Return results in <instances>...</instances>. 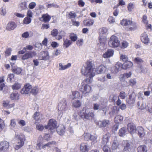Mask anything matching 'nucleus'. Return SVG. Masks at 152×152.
I'll use <instances>...</instances> for the list:
<instances>
[{
	"label": "nucleus",
	"instance_id": "1",
	"mask_svg": "<svg viewBox=\"0 0 152 152\" xmlns=\"http://www.w3.org/2000/svg\"><path fill=\"white\" fill-rule=\"evenodd\" d=\"M86 66L83 68L81 72L86 77L85 80L87 83H91L93 80V77L95 75V72L97 74L104 73L106 70V68L103 65L100 66L95 69L94 70L92 68V63L90 61H88L86 62Z\"/></svg>",
	"mask_w": 152,
	"mask_h": 152
},
{
	"label": "nucleus",
	"instance_id": "2",
	"mask_svg": "<svg viewBox=\"0 0 152 152\" xmlns=\"http://www.w3.org/2000/svg\"><path fill=\"white\" fill-rule=\"evenodd\" d=\"M80 115L84 120H91L94 117L95 112L90 109H84L80 111Z\"/></svg>",
	"mask_w": 152,
	"mask_h": 152
},
{
	"label": "nucleus",
	"instance_id": "3",
	"mask_svg": "<svg viewBox=\"0 0 152 152\" xmlns=\"http://www.w3.org/2000/svg\"><path fill=\"white\" fill-rule=\"evenodd\" d=\"M15 137L18 140V142L17 145L15 146L14 148L16 150H18L24 145L25 139L24 135L22 134H15Z\"/></svg>",
	"mask_w": 152,
	"mask_h": 152
},
{
	"label": "nucleus",
	"instance_id": "4",
	"mask_svg": "<svg viewBox=\"0 0 152 152\" xmlns=\"http://www.w3.org/2000/svg\"><path fill=\"white\" fill-rule=\"evenodd\" d=\"M108 45L110 47L112 48H116L119 45L120 41L117 37L113 35L110 38L108 42Z\"/></svg>",
	"mask_w": 152,
	"mask_h": 152
},
{
	"label": "nucleus",
	"instance_id": "5",
	"mask_svg": "<svg viewBox=\"0 0 152 152\" xmlns=\"http://www.w3.org/2000/svg\"><path fill=\"white\" fill-rule=\"evenodd\" d=\"M58 109L59 112L65 113L68 110L67 107V103L66 100L62 99L61 100L58 105Z\"/></svg>",
	"mask_w": 152,
	"mask_h": 152
},
{
	"label": "nucleus",
	"instance_id": "6",
	"mask_svg": "<svg viewBox=\"0 0 152 152\" xmlns=\"http://www.w3.org/2000/svg\"><path fill=\"white\" fill-rule=\"evenodd\" d=\"M80 90L82 92L83 95L85 96H87L92 92L91 87L87 84H82Z\"/></svg>",
	"mask_w": 152,
	"mask_h": 152
},
{
	"label": "nucleus",
	"instance_id": "7",
	"mask_svg": "<svg viewBox=\"0 0 152 152\" xmlns=\"http://www.w3.org/2000/svg\"><path fill=\"white\" fill-rule=\"evenodd\" d=\"M57 126V122L56 121L53 119H50L48 125L45 126V128L46 129H49L51 130L56 128Z\"/></svg>",
	"mask_w": 152,
	"mask_h": 152
},
{
	"label": "nucleus",
	"instance_id": "8",
	"mask_svg": "<svg viewBox=\"0 0 152 152\" xmlns=\"http://www.w3.org/2000/svg\"><path fill=\"white\" fill-rule=\"evenodd\" d=\"M32 86L29 84H27L24 86V88H22L21 93L24 94H28L31 91Z\"/></svg>",
	"mask_w": 152,
	"mask_h": 152
},
{
	"label": "nucleus",
	"instance_id": "9",
	"mask_svg": "<svg viewBox=\"0 0 152 152\" xmlns=\"http://www.w3.org/2000/svg\"><path fill=\"white\" fill-rule=\"evenodd\" d=\"M36 55V53L34 51L26 53L23 56L22 59L23 60L27 59L34 57Z\"/></svg>",
	"mask_w": 152,
	"mask_h": 152
},
{
	"label": "nucleus",
	"instance_id": "10",
	"mask_svg": "<svg viewBox=\"0 0 152 152\" xmlns=\"http://www.w3.org/2000/svg\"><path fill=\"white\" fill-rule=\"evenodd\" d=\"M97 125H99L100 127H105L107 126L110 124V121L108 120H104L102 121H99L96 122Z\"/></svg>",
	"mask_w": 152,
	"mask_h": 152
},
{
	"label": "nucleus",
	"instance_id": "11",
	"mask_svg": "<svg viewBox=\"0 0 152 152\" xmlns=\"http://www.w3.org/2000/svg\"><path fill=\"white\" fill-rule=\"evenodd\" d=\"M106 106L102 104L100 105L97 103L94 104H93V109L94 110H97L99 109V110H102L104 111V113H106Z\"/></svg>",
	"mask_w": 152,
	"mask_h": 152
},
{
	"label": "nucleus",
	"instance_id": "12",
	"mask_svg": "<svg viewBox=\"0 0 152 152\" xmlns=\"http://www.w3.org/2000/svg\"><path fill=\"white\" fill-rule=\"evenodd\" d=\"M127 129L129 132L132 134L134 133L136 131L135 125L131 123H129L128 124Z\"/></svg>",
	"mask_w": 152,
	"mask_h": 152
},
{
	"label": "nucleus",
	"instance_id": "13",
	"mask_svg": "<svg viewBox=\"0 0 152 152\" xmlns=\"http://www.w3.org/2000/svg\"><path fill=\"white\" fill-rule=\"evenodd\" d=\"M121 68L122 69V64L118 62L113 68L112 71L114 73H116Z\"/></svg>",
	"mask_w": 152,
	"mask_h": 152
},
{
	"label": "nucleus",
	"instance_id": "14",
	"mask_svg": "<svg viewBox=\"0 0 152 152\" xmlns=\"http://www.w3.org/2000/svg\"><path fill=\"white\" fill-rule=\"evenodd\" d=\"M131 143L128 141L124 140L122 142V145L124 147V150L125 151L128 150L130 149Z\"/></svg>",
	"mask_w": 152,
	"mask_h": 152
},
{
	"label": "nucleus",
	"instance_id": "15",
	"mask_svg": "<svg viewBox=\"0 0 152 152\" xmlns=\"http://www.w3.org/2000/svg\"><path fill=\"white\" fill-rule=\"evenodd\" d=\"M141 40L142 42L145 44H147L149 43V39L147 34L145 33H143L141 34Z\"/></svg>",
	"mask_w": 152,
	"mask_h": 152
},
{
	"label": "nucleus",
	"instance_id": "16",
	"mask_svg": "<svg viewBox=\"0 0 152 152\" xmlns=\"http://www.w3.org/2000/svg\"><path fill=\"white\" fill-rule=\"evenodd\" d=\"M14 65V63L11 64L12 72L17 74H19L22 71V69L21 68L15 66Z\"/></svg>",
	"mask_w": 152,
	"mask_h": 152
},
{
	"label": "nucleus",
	"instance_id": "17",
	"mask_svg": "<svg viewBox=\"0 0 152 152\" xmlns=\"http://www.w3.org/2000/svg\"><path fill=\"white\" fill-rule=\"evenodd\" d=\"M9 146L8 142L6 141L1 142L0 143V150H5Z\"/></svg>",
	"mask_w": 152,
	"mask_h": 152
},
{
	"label": "nucleus",
	"instance_id": "18",
	"mask_svg": "<svg viewBox=\"0 0 152 152\" xmlns=\"http://www.w3.org/2000/svg\"><path fill=\"white\" fill-rule=\"evenodd\" d=\"M16 27V25L15 23L11 22L7 24L6 29L8 31H10L13 30Z\"/></svg>",
	"mask_w": 152,
	"mask_h": 152
},
{
	"label": "nucleus",
	"instance_id": "19",
	"mask_svg": "<svg viewBox=\"0 0 152 152\" xmlns=\"http://www.w3.org/2000/svg\"><path fill=\"white\" fill-rule=\"evenodd\" d=\"M114 52L113 50L111 49H109L107 52L103 54V56L105 58L110 57L113 56Z\"/></svg>",
	"mask_w": 152,
	"mask_h": 152
},
{
	"label": "nucleus",
	"instance_id": "20",
	"mask_svg": "<svg viewBox=\"0 0 152 152\" xmlns=\"http://www.w3.org/2000/svg\"><path fill=\"white\" fill-rule=\"evenodd\" d=\"M135 96L133 94H132L129 96V99L127 100V102L129 104H134L135 101Z\"/></svg>",
	"mask_w": 152,
	"mask_h": 152
},
{
	"label": "nucleus",
	"instance_id": "21",
	"mask_svg": "<svg viewBox=\"0 0 152 152\" xmlns=\"http://www.w3.org/2000/svg\"><path fill=\"white\" fill-rule=\"evenodd\" d=\"M137 131L138 134L140 137H143L145 135V132L143 128L141 126L137 127Z\"/></svg>",
	"mask_w": 152,
	"mask_h": 152
},
{
	"label": "nucleus",
	"instance_id": "22",
	"mask_svg": "<svg viewBox=\"0 0 152 152\" xmlns=\"http://www.w3.org/2000/svg\"><path fill=\"white\" fill-rule=\"evenodd\" d=\"M89 148L87 145L86 143H82L80 145V150L81 152H86L88 151Z\"/></svg>",
	"mask_w": 152,
	"mask_h": 152
},
{
	"label": "nucleus",
	"instance_id": "23",
	"mask_svg": "<svg viewBox=\"0 0 152 152\" xmlns=\"http://www.w3.org/2000/svg\"><path fill=\"white\" fill-rule=\"evenodd\" d=\"M122 69H126L127 68H130L133 65V64L130 61H126L123 64Z\"/></svg>",
	"mask_w": 152,
	"mask_h": 152
},
{
	"label": "nucleus",
	"instance_id": "24",
	"mask_svg": "<svg viewBox=\"0 0 152 152\" xmlns=\"http://www.w3.org/2000/svg\"><path fill=\"white\" fill-rule=\"evenodd\" d=\"M128 27H126V29L128 31L134 30L137 28L136 23L132 21Z\"/></svg>",
	"mask_w": 152,
	"mask_h": 152
},
{
	"label": "nucleus",
	"instance_id": "25",
	"mask_svg": "<svg viewBox=\"0 0 152 152\" xmlns=\"http://www.w3.org/2000/svg\"><path fill=\"white\" fill-rule=\"evenodd\" d=\"M110 135L109 134H107L104 135L103 137L102 143L103 145L107 144L109 141Z\"/></svg>",
	"mask_w": 152,
	"mask_h": 152
},
{
	"label": "nucleus",
	"instance_id": "26",
	"mask_svg": "<svg viewBox=\"0 0 152 152\" xmlns=\"http://www.w3.org/2000/svg\"><path fill=\"white\" fill-rule=\"evenodd\" d=\"M132 21L131 20L126 19H123L121 22L122 25L126 26V27H128L129 25L132 23Z\"/></svg>",
	"mask_w": 152,
	"mask_h": 152
},
{
	"label": "nucleus",
	"instance_id": "27",
	"mask_svg": "<svg viewBox=\"0 0 152 152\" xmlns=\"http://www.w3.org/2000/svg\"><path fill=\"white\" fill-rule=\"evenodd\" d=\"M99 42L100 43V46H101L100 48L102 49L106 43V39L104 37L100 36L99 39Z\"/></svg>",
	"mask_w": 152,
	"mask_h": 152
},
{
	"label": "nucleus",
	"instance_id": "28",
	"mask_svg": "<svg viewBox=\"0 0 152 152\" xmlns=\"http://www.w3.org/2000/svg\"><path fill=\"white\" fill-rule=\"evenodd\" d=\"M119 145L117 138L116 137H115L112 144V148L113 150L116 149L118 148Z\"/></svg>",
	"mask_w": 152,
	"mask_h": 152
},
{
	"label": "nucleus",
	"instance_id": "29",
	"mask_svg": "<svg viewBox=\"0 0 152 152\" xmlns=\"http://www.w3.org/2000/svg\"><path fill=\"white\" fill-rule=\"evenodd\" d=\"M112 111L109 113V114L111 116L116 114L119 111V109L116 106H114L112 108Z\"/></svg>",
	"mask_w": 152,
	"mask_h": 152
},
{
	"label": "nucleus",
	"instance_id": "30",
	"mask_svg": "<svg viewBox=\"0 0 152 152\" xmlns=\"http://www.w3.org/2000/svg\"><path fill=\"white\" fill-rule=\"evenodd\" d=\"M65 127L64 126H61L58 127L57 131L58 133L60 135H63L65 132Z\"/></svg>",
	"mask_w": 152,
	"mask_h": 152
},
{
	"label": "nucleus",
	"instance_id": "31",
	"mask_svg": "<svg viewBox=\"0 0 152 152\" xmlns=\"http://www.w3.org/2000/svg\"><path fill=\"white\" fill-rule=\"evenodd\" d=\"M71 66V64L70 63H68L66 65H63L61 64H59V69L60 70H63L66 69L68 68Z\"/></svg>",
	"mask_w": 152,
	"mask_h": 152
},
{
	"label": "nucleus",
	"instance_id": "32",
	"mask_svg": "<svg viewBox=\"0 0 152 152\" xmlns=\"http://www.w3.org/2000/svg\"><path fill=\"white\" fill-rule=\"evenodd\" d=\"M42 115L39 113L36 112L33 115V118L36 121H39L42 118Z\"/></svg>",
	"mask_w": 152,
	"mask_h": 152
},
{
	"label": "nucleus",
	"instance_id": "33",
	"mask_svg": "<svg viewBox=\"0 0 152 152\" xmlns=\"http://www.w3.org/2000/svg\"><path fill=\"white\" fill-rule=\"evenodd\" d=\"M94 23V20H85L83 21L84 25L86 26H89L92 25Z\"/></svg>",
	"mask_w": 152,
	"mask_h": 152
},
{
	"label": "nucleus",
	"instance_id": "34",
	"mask_svg": "<svg viewBox=\"0 0 152 152\" xmlns=\"http://www.w3.org/2000/svg\"><path fill=\"white\" fill-rule=\"evenodd\" d=\"M63 45L66 48H67L72 44V41L67 39H63Z\"/></svg>",
	"mask_w": 152,
	"mask_h": 152
},
{
	"label": "nucleus",
	"instance_id": "35",
	"mask_svg": "<svg viewBox=\"0 0 152 152\" xmlns=\"http://www.w3.org/2000/svg\"><path fill=\"white\" fill-rule=\"evenodd\" d=\"M138 152H146L147 151V147L145 145H141L137 148Z\"/></svg>",
	"mask_w": 152,
	"mask_h": 152
},
{
	"label": "nucleus",
	"instance_id": "36",
	"mask_svg": "<svg viewBox=\"0 0 152 152\" xmlns=\"http://www.w3.org/2000/svg\"><path fill=\"white\" fill-rule=\"evenodd\" d=\"M40 55L42 56L41 59L45 60L48 58V55L47 52H41Z\"/></svg>",
	"mask_w": 152,
	"mask_h": 152
},
{
	"label": "nucleus",
	"instance_id": "37",
	"mask_svg": "<svg viewBox=\"0 0 152 152\" xmlns=\"http://www.w3.org/2000/svg\"><path fill=\"white\" fill-rule=\"evenodd\" d=\"M81 105V102L79 100H75L73 102L72 106L78 108L80 107Z\"/></svg>",
	"mask_w": 152,
	"mask_h": 152
},
{
	"label": "nucleus",
	"instance_id": "38",
	"mask_svg": "<svg viewBox=\"0 0 152 152\" xmlns=\"http://www.w3.org/2000/svg\"><path fill=\"white\" fill-rule=\"evenodd\" d=\"M19 7L21 10H24L27 9V6L26 3L25 2H23L20 4Z\"/></svg>",
	"mask_w": 152,
	"mask_h": 152
},
{
	"label": "nucleus",
	"instance_id": "39",
	"mask_svg": "<svg viewBox=\"0 0 152 152\" xmlns=\"http://www.w3.org/2000/svg\"><path fill=\"white\" fill-rule=\"evenodd\" d=\"M69 37L70 39L72 42H75L77 38V34L74 33L70 34L69 35Z\"/></svg>",
	"mask_w": 152,
	"mask_h": 152
},
{
	"label": "nucleus",
	"instance_id": "40",
	"mask_svg": "<svg viewBox=\"0 0 152 152\" xmlns=\"http://www.w3.org/2000/svg\"><path fill=\"white\" fill-rule=\"evenodd\" d=\"M19 94L17 93H13L10 95V98L13 100H17L18 99Z\"/></svg>",
	"mask_w": 152,
	"mask_h": 152
},
{
	"label": "nucleus",
	"instance_id": "41",
	"mask_svg": "<svg viewBox=\"0 0 152 152\" xmlns=\"http://www.w3.org/2000/svg\"><path fill=\"white\" fill-rule=\"evenodd\" d=\"M42 18L43 19L44 21L45 22H48L51 18L50 16L47 14L42 15Z\"/></svg>",
	"mask_w": 152,
	"mask_h": 152
},
{
	"label": "nucleus",
	"instance_id": "42",
	"mask_svg": "<svg viewBox=\"0 0 152 152\" xmlns=\"http://www.w3.org/2000/svg\"><path fill=\"white\" fill-rule=\"evenodd\" d=\"M120 59L121 61L125 62L126 61H128V58L127 56L125 55L120 53Z\"/></svg>",
	"mask_w": 152,
	"mask_h": 152
},
{
	"label": "nucleus",
	"instance_id": "43",
	"mask_svg": "<svg viewBox=\"0 0 152 152\" xmlns=\"http://www.w3.org/2000/svg\"><path fill=\"white\" fill-rule=\"evenodd\" d=\"M72 99L78 98L80 96V93L77 91L72 92Z\"/></svg>",
	"mask_w": 152,
	"mask_h": 152
},
{
	"label": "nucleus",
	"instance_id": "44",
	"mask_svg": "<svg viewBox=\"0 0 152 152\" xmlns=\"http://www.w3.org/2000/svg\"><path fill=\"white\" fill-rule=\"evenodd\" d=\"M21 86L20 84L16 83L12 86V88L13 90H18L20 88Z\"/></svg>",
	"mask_w": 152,
	"mask_h": 152
},
{
	"label": "nucleus",
	"instance_id": "45",
	"mask_svg": "<svg viewBox=\"0 0 152 152\" xmlns=\"http://www.w3.org/2000/svg\"><path fill=\"white\" fill-rule=\"evenodd\" d=\"M137 83V81L135 78H132L129 80V85L131 86H135Z\"/></svg>",
	"mask_w": 152,
	"mask_h": 152
},
{
	"label": "nucleus",
	"instance_id": "46",
	"mask_svg": "<svg viewBox=\"0 0 152 152\" xmlns=\"http://www.w3.org/2000/svg\"><path fill=\"white\" fill-rule=\"evenodd\" d=\"M134 61L136 63L138 64H142L144 62L142 59L139 57L135 58L134 59Z\"/></svg>",
	"mask_w": 152,
	"mask_h": 152
},
{
	"label": "nucleus",
	"instance_id": "47",
	"mask_svg": "<svg viewBox=\"0 0 152 152\" xmlns=\"http://www.w3.org/2000/svg\"><path fill=\"white\" fill-rule=\"evenodd\" d=\"M68 17L70 19L75 18L77 17V15L74 12H71L69 13Z\"/></svg>",
	"mask_w": 152,
	"mask_h": 152
},
{
	"label": "nucleus",
	"instance_id": "48",
	"mask_svg": "<svg viewBox=\"0 0 152 152\" xmlns=\"http://www.w3.org/2000/svg\"><path fill=\"white\" fill-rule=\"evenodd\" d=\"M38 91V88L37 87H35L31 88L30 93L34 95H36L37 94Z\"/></svg>",
	"mask_w": 152,
	"mask_h": 152
},
{
	"label": "nucleus",
	"instance_id": "49",
	"mask_svg": "<svg viewBox=\"0 0 152 152\" xmlns=\"http://www.w3.org/2000/svg\"><path fill=\"white\" fill-rule=\"evenodd\" d=\"M126 132V128L123 127L119 130V134L120 136H123L125 134Z\"/></svg>",
	"mask_w": 152,
	"mask_h": 152
},
{
	"label": "nucleus",
	"instance_id": "50",
	"mask_svg": "<svg viewBox=\"0 0 152 152\" xmlns=\"http://www.w3.org/2000/svg\"><path fill=\"white\" fill-rule=\"evenodd\" d=\"M31 19L30 18L26 17L24 18L23 22L24 24H28L31 22Z\"/></svg>",
	"mask_w": 152,
	"mask_h": 152
},
{
	"label": "nucleus",
	"instance_id": "51",
	"mask_svg": "<svg viewBox=\"0 0 152 152\" xmlns=\"http://www.w3.org/2000/svg\"><path fill=\"white\" fill-rule=\"evenodd\" d=\"M16 120L15 119H12L10 120V126L12 128H14L15 127L16 125Z\"/></svg>",
	"mask_w": 152,
	"mask_h": 152
},
{
	"label": "nucleus",
	"instance_id": "52",
	"mask_svg": "<svg viewBox=\"0 0 152 152\" xmlns=\"http://www.w3.org/2000/svg\"><path fill=\"white\" fill-rule=\"evenodd\" d=\"M123 117L120 115H118L115 118V121H117V122H119V121H121L123 120Z\"/></svg>",
	"mask_w": 152,
	"mask_h": 152
},
{
	"label": "nucleus",
	"instance_id": "53",
	"mask_svg": "<svg viewBox=\"0 0 152 152\" xmlns=\"http://www.w3.org/2000/svg\"><path fill=\"white\" fill-rule=\"evenodd\" d=\"M107 28L105 27H103L99 30V33L100 34H104L107 33Z\"/></svg>",
	"mask_w": 152,
	"mask_h": 152
},
{
	"label": "nucleus",
	"instance_id": "54",
	"mask_svg": "<svg viewBox=\"0 0 152 152\" xmlns=\"http://www.w3.org/2000/svg\"><path fill=\"white\" fill-rule=\"evenodd\" d=\"M137 106L139 109L142 110L145 108V106H144L142 102H139L137 103Z\"/></svg>",
	"mask_w": 152,
	"mask_h": 152
},
{
	"label": "nucleus",
	"instance_id": "55",
	"mask_svg": "<svg viewBox=\"0 0 152 152\" xmlns=\"http://www.w3.org/2000/svg\"><path fill=\"white\" fill-rule=\"evenodd\" d=\"M35 46L37 50L41 49L42 48V45L41 43H36L35 44Z\"/></svg>",
	"mask_w": 152,
	"mask_h": 152
},
{
	"label": "nucleus",
	"instance_id": "56",
	"mask_svg": "<svg viewBox=\"0 0 152 152\" xmlns=\"http://www.w3.org/2000/svg\"><path fill=\"white\" fill-rule=\"evenodd\" d=\"M36 5V3L32 2L30 3L28 5V8L31 9H33L35 8Z\"/></svg>",
	"mask_w": 152,
	"mask_h": 152
},
{
	"label": "nucleus",
	"instance_id": "57",
	"mask_svg": "<svg viewBox=\"0 0 152 152\" xmlns=\"http://www.w3.org/2000/svg\"><path fill=\"white\" fill-rule=\"evenodd\" d=\"M104 152H110V148L107 146L105 145L103 148Z\"/></svg>",
	"mask_w": 152,
	"mask_h": 152
},
{
	"label": "nucleus",
	"instance_id": "58",
	"mask_svg": "<svg viewBox=\"0 0 152 152\" xmlns=\"http://www.w3.org/2000/svg\"><path fill=\"white\" fill-rule=\"evenodd\" d=\"M91 134L89 133H86L84 136V139L85 140H90Z\"/></svg>",
	"mask_w": 152,
	"mask_h": 152
},
{
	"label": "nucleus",
	"instance_id": "59",
	"mask_svg": "<svg viewBox=\"0 0 152 152\" xmlns=\"http://www.w3.org/2000/svg\"><path fill=\"white\" fill-rule=\"evenodd\" d=\"M119 96L121 99H124L126 97V94L124 91H121L120 93Z\"/></svg>",
	"mask_w": 152,
	"mask_h": 152
},
{
	"label": "nucleus",
	"instance_id": "60",
	"mask_svg": "<svg viewBox=\"0 0 152 152\" xmlns=\"http://www.w3.org/2000/svg\"><path fill=\"white\" fill-rule=\"evenodd\" d=\"M134 5L132 3H130L127 7L128 10L131 12L132 11V10L134 8Z\"/></svg>",
	"mask_w": 152,
	"mask_h": 152
},
{
	"label": "nucleus",
	"instance_id": "61",
	"mask_svg": "<svg viewBox=\"0 0 152 152\" xmlns=\"http://www.w3.org/2000/svg\"><path fill=\"white\" fill-rule=\"evenodd\" d=\"M4 122L0 118V131L4 128Z\"/></svg>",
	"mask_w": 152,
	"mask_h": 152
},
{
	"label": "nucleus",
	"instance_id": "62",
	"mask_svg": "<svg viewBox=\"0 0 152 152\" xmlns=\"http://www.w3.org/2000/svg\"><path fill=\"white\" fill-rule=\"evenodd\" d=\"M9 103V101H3L2 103L3 106L5 107H7L8 106Z\"/></svg>",
	"mask_w": 152,
	"mask_h": 152
},
{
	"label": "nucleus",
	"instance_id": "63",
	"mask_svg": "<svg viewBox=\"0 0 152 152\" xmlns=\"http://www.w3.org/2000/svg\"><path fill=\"white\" fill-rule=\"evenodd\" d=\"M36 128L39 131H42L44 128L43 126L41 124L37 125Z\"/></svg>",
	"mask_w": 152,
	"mask_h": 152
},
{
	"label": "nucleus",
	"instance_id": "64",
	"mask_svg": "<svg viewBox=\"0 0 152 152\" xmlns=\"http://www.w3.org/2000/svg\"><path fill=\"white\" fill-rule=\"evenodd\" d=\"M22 36L23 38H27L29 36V33L28 32H25L22 34Z\"/></svg>",
	"mask_w": 152,
	"mask_h": 152
}]
</instances>
